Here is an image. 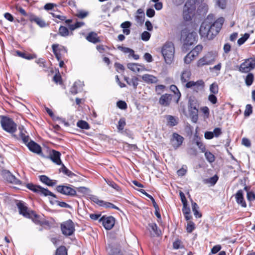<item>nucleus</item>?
I'll list each match as a JSON object with an SVG mask.
<instances>
[{"label":"nucleus","mask_w":255,"mask_h":255,"mask_svg":"<svg viewBox=\"0 0 255 255\" xmlns=\"http://www.w3.org/2000/svg\"><path fill=\"white\" fill-rule=\"evenodd\" d=\"M195 136L196 138L194 139V140H195L196 144L198 146L202 152H205L206 147L205 145H204V144L201 141H200V138H198L197 135H196Z\"/></svg>","instance_id":"obj_41"},{"label":"nucleus","mask_w":255,"mask_h":255,"mask_svg":"<svg viewBox=\"0 0 255 255\" xmlns=\"http://www.w3.org/2000/svg\"><path fill=\"white\" fill-rule=\"evenodd\" d=\"M198 107L197 100L194 97H190L188 101L189 111L198 110Z\"/></svg>","instance_id":"obj_24"},{"label":"nucleus","mask_w":255,"mask_h":255,"mask_svg":"<svg viewBox=\"0 0 255 255\" xmlns=\"http://www.w3.org/2000/svg\"><path fill=\"white\" fill-rule=\"evenodd\" d=\"M55 255H67V251L65 247L60 246L56 251Z\"/></svg>","instance_id":"obj_43"},{"label":"nucleus","mask_w":255,"mask_h":255,"mask_svg":"<svg viewBox=\"0 0 255 255\" xmlns=\"http://www.w3.org/2000/svg\"><path fill=\"white\" fill-rule=\"evenodd\" d=\"M56 190L59 193L67 196H75L76 195V190L69 186L58 185L56 187Z\"/></svg>","instance_id":"obj_12"},{"label":"nucleus","mask_w":255,"mask_h":255,"mask_svg":"<svg viewBox=\"0 0 255 255\" xmlns=\"http://www.w3.org/2000/svg\"><path fill=\"white\" fill-rule=\"evenodd\" d=\"M165 86L163 85H159L156 86L155 91L158 95L161 94L165 89Z\"/></svg>","instance_id":"obj_61"},{"label":"nucleus","mask_w":255,"mask_h":255,"mask_svg":"<svg viewBox=\"0 0 255 255\" xmlns=\"http://www.w3.org/2000/svg\"><path fill=\"white\" fill-rule=\"evenodd\" d=\"M99 221L102 222L104 228L108 230H111L114 227L115 223V218L112 216H103Z\"/></svg>","instance_id":"obj_14"},{"label":"nucleus","mask_w":255,"mask_h":255,"mask_svg":"<svg viewBox=\"0 0 255 255\" xmlns=\"http://www.w3.org/2000/svg\"><path fill=\"white\" fill-rule=\"evenodd\" d=\"M107 183L112 188H114L117 191H120L121 188L118 185L115 183L113 181L110 180H105Z\"/></svg>","instance_id":"obj_49"},{"label":"nucleus","mask_w":255,"mask_h":255,"mask_svg":"<svg viewBox=\"0 0 255 255\" xmlns=\"http://www.w3.org/2000/svg\"><path fill=\"white\" fill-rule=\"evenodd\" d=\"M118 49L123 51L125 53H129L128 57H132L135 60H137L139 58V55L135 54L133 50L129 48L119 46H118Z\"/></svg>","instance_id":"obj_21"},{"label":"nucleus","mask_w":255,"mask_h":255,"mask_svg":"<svg viewBox=\"0 0 255 255\" xmlns=\"http://www.w3.org/2000/svg\"><path fill=\"white\" fill-rule=\"evenodd\" d=\"M196 32L187 28L183 29L180 32V40L184 45L190 46L197 41Z\"/></svg>","instance_id":"obj_2"},{"label":"nucleus","mask_w":255,"mask_h":255,"mask_svg":"<svg viewBox=\"0 0 255 255\" xmlns=\"http://www.w3.org/2000/svg\"><path fill=\"white\" fill-rule=\"evenodd\" d=\"M88 12L80 11L76 14V16L80 18H84L86 17L88 15Z\"/></svg>","instance_id":"obj_64"},{"label":"nucleus","mask_w":255,"mask_h":255,"mask_svg":"<svg viewBox=\"0 0 255 255\" xmlns=\"http://www.w3.org/2000/svg\"><path fill=\"white\" fill-rule=\"evenodd\" d=\"M167 120L168 125L171 127L175 126L178 124L176 119L172 116L168 115Z\"/></svg>","instance_id":"obj_45"},{"label":"nucleus","mask_w":255,"mask_h":255,"mask_svg":"<svg viewBox=\"0 0 255 255\" xmlns=\"http://www.w3.org/2000/svg\"><path fill=\"white\" fill-rule=\"evenodd\" d=\"M61 229L63 234L66 236H71L75 231L74 223L71 220H68L62 223Z\"/></svg>","instance_id":"obj_10"},{"label":"nucleus","mask_w":255,"mask_h":255,"mask_svg":"<svg viewBox=\"0 0 255 255\" xmlns=\"http://www.w3.org/2000/svg\"><path fill=\"white\" fill-rule=\"evenodd\" d=\"M26 187L33 192L38 193L41 195L44 196H50L54 198L56 197V195L49 190L42 188L39 185H34L32 183H28L26 184Z\"/></svg>","instance_id":"obj_6"},{"label":"nucleus","mask_w":255,"mask_h":255,"mask_svg":"<svg viewBox=\"0 0 255 255\" xmlns=\"http://www.w3.org/2000/svg\"><path fill=\"white\" fill-rule=\"evenodd\" d=\"M185 86L187 88H191L198 92L204 88V82L202 80H198L196 82L191 81L186 83Z\"/></svg>","instance_id":"obj_13"},{"label":"nucleus","mask_w":255,"mask_h":255,"mask_svg":"<svg viewBox=\"0 0 255 255\" xmlns=\"http://www.w3.org/2000/svg\"><path fill=\"white\" fill-rule=\"evenodd\" d=\"M224 22V18L220 17L213 23L210 22L211 35L212 36V39L218 34L220 31L222 25Z\"/></svg>","instance_id":"obj_9"},{"label":"nucleus","mask_w":255,"mask_h":255,"mask_svg":"<svg viewBox=\"0 0 255 255\" xmlns=\"http://www.w3.org/2000/svg\"><path fill=\"white\" fill-rule=\"evenodd\" d=\"M226 2H227V0H217V4L222 9H224L225 8V7L226 6Z\"/></svg>","instance_id":"obj_63"},{"label":"nucleus","mask_w":255,"mask_h":255,"mask_svg":"<svg viewBox=\"0 0 255 255\" xmlns=\"http://www.w3.org/2000/svg\"><path fill=\"white\" fill-rule=\"evenodd\" d=\"M255 68V59L250 58L246 59L240 65L239 70L242 73H248Z\"/></svg>","instance_id":"obj_11"},{"label":"nucleus","mask_w":255,"mask_h":255,"mask_svg":"<svg viewBox=\"0 0 255 255\" xmlns=\"http://www.w3.org/2000/svg\"><path fill=\"white\" fill-rule=\"evenodd\" d=\"M249 37L250 34L249 33H245L243 36L238 40V44L239 45H242L249 38Z\"/></svg>","instance_id":"obj_55"},{"label":"nucleus","mask_w":255,"mask_h":255,"mask_svg":"<svg viewBox=\"0 0 255 255\" xmlns=\"http://www.w3.org/2000/svg\"><path fill=\"white\" fill-rule=\"evenodd\" d=\"M0 124L2 128L8 132L13 133L16 130V124L8 117L2 116Z\"/></svg>","instance_id":"obj_4"},{"label":"nucleus","mask_w":255,"mask_h":255,"mask_svg":"<svg viewBox=\"0 0 255 255\" xmlns=\"http://www.w3.org/2000/svg\"><path fill=\"white\" fill-rule=\"evenodd\" d=\"M195 58L190 52L188 53L184 59V62L186 64H189Z\"/></svg>","instance_id":"obj_57"},{"label":"nucleus","mask_w":255,"mask_h":255,"mask_svg":"<svg viewBox=\"0 0 255 255\" xmlns=\"http://www.w3.org/2000/svg\"><path fill=\"white\" fill-rule=\"evenodd\" d=\"M174 46L171 42H167L163 46L161 52L167 64L171 63L174 55Z\"/></svg>","instance_id":"obj_3"},{"label":"nucleus","mask_w":255,"mask_h":255,"mask_svg":"<svg viewBox=\"0 0 255 255\" xmlns=\"http://www.w3.org/2000/svg\"><path fill=\"white\" fill-rule=\"evenodd\" d=\"M204 152L205 158L209 162L212 163L215 161V157L213 154L210 151H205Z\"/></svg>","instance_id":"obj_44"},{"label":"nucleus","mask_w":255,"mask_h":255,"mask_svg":"<svg viewBox=\"0 0 255 255\" xmlns=\"http://www.w3.org/2000/svg\"><path fill=\"white\" fill-rule=\"evenodd\" d=\"M58 46L59 45L57 44H53L52 46V48L56 59L58 61H60V60H61V55L59 52L60 49H58Z\"/></svg>","instance_id":"obj_36"},{"label":"nucleus","mask_w":255,"mask_h":255,"mask_svg":"<svg viewBox=\"0 0 255 255\" xmlns=\"http://www.w3.org/2000/svg\"><path fill=\"white\" fill-rule=\"evenodd\" d=\"M174 95L168 94H165L162 95L159 100V103L162 106H168L172 99Z\"/></svg>","instance_id":"obj_18"},{"label":"nucleus","mask_w":255,"mask_h":255,"mask_svg":"<svg viewBox=\"0 0 255 255\" xmlns=\"http://www.w3.org/2000/svg\"><path fill=\"white\" fill-rule=\"evenodd\" d=\"M61 153L60 152L52 149L49 154L50 159L57 165L62 164L60 159Z\"/></svg>","instance_id":"obj_19"},{"label":"nucleus","mask_w":255,"mask_h":255,"mask_svg":"<svg viewBox=\"0 0 255 255\" xmlns=\"http://www.w3.org/2000/svg\"><path fill=\"white\" fill-rule=\"evenodd\" d=\"M203 49V46L202 45L199 44L197 45L193 50H192L190 53L192 54V56L196 58L198 56L199 53L202 51Z\"/></svg>","instance_id":"obj_34"},{"label":"nucleus","mask_w":255,"mask_h":255,"mask_svg":"<svg viewBox=\"0 0 255 255\" xmlns=\"http://www.w3.org/2000/svg\"><path fill=\"white\" fill-rule=\"evenodd\" d=\"M16 205L19 210L20 214H22L23 216L28 218L33 219V218H36L38 216L35 214V212L32 211L28 210L27 207L25 206V204L21 201H19Z\"/></svg>","instance_id":"obj_8"},{"label":"nucleus","mask_w":255,"mask_h":255,"mask_svg":"<svg viewBox=\"0 0 255 255\" xmlns=\"http://www.w3.org/2000/svg\"><path fill=\"white\" fill-rule=\"evenodd\" d=\"M39 179L42 182L49 186H53L56 184L55 182H53L51 179L45 175H40L39 176Z\"/></svg>","instance_id":"obj_32"},{"label":"nucleus","mask_w":255,"mask_h":255,"mask_svg":"<svg viewBox=\"0 0 255 255\" xmlns=\"http://www.w3.org/2000/svg\"><path fill=\"white\" fill-rule=\"evenodd\" d=\"M170 89L172 91L174 92L175 96L177 97V99L176 100V103H177L178 102L179 99H180V97L181 96V94L179 92V91L177 89V87L175 85L171 86Z\"/></svg>","instance_id":"obj_51"},{"label":"nucleus","mask_w":255,"mask_h":255,"mask_svg":"<svg viewBox=\"0 0 255 255\" xmlns=\"http://www.w3.org/2000/svg\"><path fill=\"white\" fill-rule=\"evenodd\" d=\"M18 130L19 131V134L18 135L13 134V136L18 139H21L23 142L26 145L30 151L37 154H40L42 153L41 146L33 140H31L29 141V136L25 134L26 131L24 129L23 126H19Z\"/></svg>","instance_id":"obj_1"},{"label":"nucleus","mask_w":255,"mask_h":255,"mask_svg":"<svg viewBox=\"0 0 255 255\" xmlns=\"http://www.w3.org/2000/svg\"><path fill=\"white\" fill-rule=\"evenodd\" d=\"M126 120L124 118L120 119L118 122V129L119 130H122L124 129L126 126Z\"/></svg>","instance_id":"obj_54"},{"label":"nucleus","mask_w":255,"mask_h":255,"mask_svg":"<svg viewBox=\"0 0 255 255\" xmlns=\"http://www.w3.org/2000/svg\"><path fill=\"white\" fill-rule=\"evenodd\" d=\"M97 202L98 203L99 205L102 207H104L106 208H113L116 209L117 210H119V208L118 207H117L116 206H115V205L111 203L106 202L104 201H98Z\"/></svg>","instance_id":"obj_33"},{"label":"nucleus","mask_w":255,"mask_h":255,"mask_svg":"<svg viewBox=\"0 0 255 255\" xmlns=\"http://www.w3.org/2000/svg\"><path fill=\"white\" fill-rule=\"evenodd\" d=\"M50 14L55 18L59 19L61 21H64L66 19V17L62 14L60 12H51Z\"/></svg>","instance_id":"obj_48"},{"label":"nucleus","mask_w":255,"mask_h":255,"mask_svg":"<svg viewBox=\"0 0 255 255\" xmlns=\"http://www.w3.org/2000/svg\"><path fill=\"white\" fill-rule=\"evenodd\" d=\"M216 57L217 55L215 53L209 52L199 59L197 62V66L198 67H201L205 65L212 64L215 62Z\"/></svg>","instance_id":"obj_5"},{"label":"nucleus","mask_w":255,"mask_h":255,"mask_svg":"<svg viewBox=\"0 0 255 255\" xmlns=\"http://www.w3.org/2000/svg\"><path fill=\"white\" fill-rule=\"evenodd\" d=\"M83 84L80 81L75 82L73 86L71 88L70 92L72 94L75 95L80 91L81 89L80 87H82Z\"/></svg>","instance_id":"obj_31"},{"label":"nucleus","mask_w":255,"mask_h":255,"mask_svg":"<svg viewBox=\"0 0 255 255\" xmlns=\"http://www.w3.org/2000/svg\"><path fill=\"white\" fill-rule=\"evenodd\" d=\"M254 76L252 73H249L246 76L245 82L247 86H251L254 81Z\"/></svg>","instance_id":"obj_47"},{"label":"nucleus","mask_w":255,"mask_h":255,"mask_svg":"<svg viewBox=\"0 0 255 255\" xmlns=\"http://www.w3.org/2000/svg\"><path fill=\"white\" fill-rule=\"evenodd\" d=\"M192 121L196 123L198 119V110L189 111Z\"/></svg>","instance_id":"obj_42"},{"label":"nucleus","mask_w":255,"mask_h":255,"mask_svg":"<svg viewBox=\"0 0 255 255\" xmlns=\"http://www.w3.org/2000/svg\"><path fill=\"white\" fill-rule=\"evenodd\" d=\"M195 229V224L192 221H189L188 222L187 227H186V230L188 233H191L192 231Z\"/></svg>","instance_id":"obj_56"},{"label":"nucleus","mask_w":255,"mask_h":255,"mask_svg":"<svg viewBox=\"0 0 255 255\" xmlns=\"http://www.w3.org/2000/svg\"><path fill=\"white\" fill-rule=\"evenodd\" d=\"M210 91L211 94H217L219 92V86L218 84L214 82L210 86Z\"/></svg>","instance_id":"obj_46"},{"label":"nucleus","mask_w":255,"mask_h":255,"mask_svg":"<svg viewBox=\"0 0 255 255\" xmlns=\"http://www.w3.org/2000/svg\"><path fill=\"white\" fill-rule=\"evenodd\" d=\"M184 138L177 133H173L171 141L173 147L175 149L178 148L183 143Z\"/></svg>","instance_id":"obj_15"},{"label":"nucleus","mask_w":255,"mask_h":255,"mask_svg":"<svg viewBox=\"0 0 255 255\" xmlns=\"http://www.w3.org/2000/svg\"><path fill=\"white\" fill-rule=\"evenodd\" d=\"M253 112V107L251 105L248 104L246 106V109L244 112L245 117H249Z\"/></svg>","instance_id":"obj_52"},{"label":"nucleus","mask_w":255,"mask_h":255,"mask_svg":"<svg viewBox=\"0 0 255 255\" xmlns=\"http://www.w3.org/2000/svg\"><path fill=\"white\" fill-rule=\"evenodd\" d=\"M77 126L81 129H89L90 128L89 124L87 122L83 120L79 121L77 123Z\"/></svg>","instance_id":"obj_39"},{"label":"nucleus","mask_w":255,"mask_h":255,"mask_svg":"<svg viewBox=\"0 0 255 255\" xmlns=\"http://www.w3.org/2000/svg\"><path fill=\"white\" fill-rule=\"evenodd\" d=\"M59 34L61 36L66 37L69 35V31L66 27L60 26L59 28Z\"/></svg>","instance_id":"obj_40"},{"label":"nucleus","mask_w":255,"mask_h":255,"mask_svg":"<svg viewBox=\"0 0 255 255\" xmlns=\"http://www.w3.org/2000/svg\"><path fill=\"white\" fill-rule=\"evenodd\" d=\"M142 79L147 84H155L157 83L158 79L156 77L148 74L142 76Z\"/></svg>","instance_id":"obj_22"},{"label":"nucleus","mask_w":255,"mask_h":255,"mask_svg":"<svg viewBox=\"0 0 255 255\" xmlns=\"http://www.w3.org/2000/svg\"><path fill=\"white\" fill-rule=\"evenodd\" d=\"M137 13L138 14V15H136L135 17L136 21L140 23L143 22L144 18V13L143 10L142 9L139 8L137 9Z\"/></svg>","instance_id":"obj_37"},{"label":"nucleus","mask_w":255,"mask_h":255,"mask_svg":"<svg viewBox=\"0 0 255 255\" xmlns=\"http://www.w3.org/2000/svg\"><path fill=\"white\" fill-rule=\"evenodd\" d=\"M117 107L122 110H125L127 108V103L123 101H119L117 103Z\"/></svg>","instance_id":"obj_60"},{"label":"nucleus","mask_w":255,"mask_h":255,"mask_svg":"<svg viewBox=\"0 0 255 255\" xmlns=\"http://www.w3.org/2000/svg\"><path fill=\"white\" fill-rule=\"evenodd\" d=\"M28 18L31 22H35L40 27H44L46 26V22L44 20L33 14H30L28 15Z\"/></svg>","instance_id":"obj_20"},{"label":"nucleus","mask_w":255,"mask_h":255,"mask_svg":"<svg viewBox=\"0 0 255 255\" xmlns=\"http://www.w3.org/2000/svg\"><path fill=\"white\" fill-rule=\"evenodd\" d=\"M210 26L209 18H207L201 24L199 33L202 37H205L209 40L212 39V36L211 35Z\"/></svg>","instance_id":"obj_7"},{"label":"nucleus","mask_w":255,"mask_h":255,"mask_svg":"<svg viewBox=\"0 0 255 255\" xmlns=\"http://www.w3.org/2000/svg\"><path fill=\"white\" fill-rule=\"evenodd\" d=\"M236 199L237 203L243 207H246V203L243 197V192L242 190H239L236 194Z\"/></svg>","instance_id":"obj_25"},{"label":"nucleus","mask_w":255,"mask_h":255,"mask_svg":"<svg viewBox=\"0 0 255 255\" xmlns=\"http://www.w3.org/2000/svg\"><path fill=\"white\" fill-rule=\"evenodd\" d=\"M4 175L6 180L9 182L18 185H24V184L20 180L17 179L9 171H5Z\"/></svg>","instance_id":"obj_16"},{"label":"nucleus","mask_w":255,"mask_h":255,"mask_svg":"<svg viewBox=\"0 0 255 255\" xmlns=\"http://www.w3.org/2000/svg\"><path fill=\"white\" fill-rule=\"evenodd\" d=\"M191 75V71L189 69H186L184 70L181 75V81L182 83H186L189 82Z\"/></svg>","instance_id":"obj_28"},{"label":"nucleus","mask_w":255,"mask_h":255,"mask_svg":"<svg viewBox=\"0 0 255 255\" xmlns=\"http://www.w3.org/2000/svg\"><path fill=\"white\" fill-rule=\"evenodd\" d=\"M124 80L129 86H132L134 89L137 88L138 84V78L137 77H133L131 79H129L128 77L125 76Z\"/></svg>","instance_id":"obj_29"},{"label":"nucleus","mask_w":255,"mask_h":255,"mask_svg":"<svg viewBox=\"0 0 255 255\" xmlns=\"http://www.w3.org/2000/svg\"><path fill=\"white\" fill-rule=\"evenodd\" d=\"M86 39L92 43H96L100 41L99 37L95 32H90L86 37Z\"/></svg>","instance_id":"obj_26"},{"label":"nucleus","mask_w":255,"mask_h":255,"mask_svg":"<svg viewBox=\"0 0 255 255\" xmlns=\"http://www.w3.org/2000/svg\"><path fill=\"white\" fill-rule=\"evenodd\" d=\"M218 180V177L217 175H215L214 176L206 179L205 183H210L212 185H214Z\"/></svg>","instance_id":"obj_53"},{"label":"nucleus","mask_w":255,"mask_h":255,"mask_svg":"<svg viewBox=\"0 0 255 255\" xmlns=\"http://www.w3.org/2000/svg\"><path fill=\"white\" fill-rule=\"evenodd\" d=\"M139 191L141 193H142L143 194L145 195L146 197H147L148 198H149L151 200L153 206L155 210V215H156V216L157 217V218L158 219H161V215L159 213V207H158V205L156 204V203L155 200L154 199V198H153V197L152 196H151L150 195L148 194V193H147L145 192V191L143 189H141Z\"/></svg>","instance_id":"obj_17"},{"label":"nucleus","mask_w":255,"mask_h":255,"mask_svg":"<svg viewBox=\"0 0 255 255\" xmlns=\"http://www.w3.org/2000/svg\"><path fill=\"white\" fill-rule=\"evenodd\" d=\"M196 7L194 2L192 0L187 1L184 5L183 11L194 13Z\"/></svg>","instance_id":"obj_23"},{"label":"nucleus","mask_w":255,"mask_h":255,"mask_svg":"<svg viewBox=\"0 0 255 255\" xmlns=\"http://www.w3.org/2000/svg\"><path fill=\"white\" fill-rule=\"evenodd\" d=\"M60 172H62L64 174L67 175L70 177H72L75 176V174L72 172L70 170L68 169L64 164H62V167L59 169Z\"/></svg>","instance_id":"obj_38"},{"label":"nucleus","mask_w":255,"mask_h":255,"mask_svg":"<svg viewBox=\"0 0 255 255\" xmlns=\"http://www.w3.org/2000/svg\"><path fill=\"white\" fill-rule=\"evenodd\" d=\"M127 67L130 70L134 72H139L144 70L143 66L137 63H128L127 65Z\"/></svg>","instance_id":"obj_27"},{"label":"nucleus","mask_w":255,"mask_h":255,"mask_svg":"<svg viewBox=\"0 0 255 255\" xmlns=\"http://www.w3.org/2000/svg\"><path fill=\"white\" fill-rule=\"evenodd\" d=\"M187 166L186 165H183L181 168L179 169L177 173L178 176H183L185 175L187 172Z\"/></svg>","instance_id":"obj_58"},{"label":"nucleus","mask_w":255,"mask_h":255,"mask_svg":"<svg viewBox=\"0 0 255 255\" xmlns=\"http://www.w3.org/2000/svg\"><path fill=\"white\" fill-rule=\"evenodd\" d=\"M215 94H210L208 96V100L213 104H215L217 102V98Z\"/></svg>","instance_id":"obj_62"},{"label":"nucleus","mask_w":255,"mask_h":255,"mask_svg":"<svg viewBox=\"0 0 255 255\" xmlns=\"http://www.w3.org/2000/svg\"><path fill=\"white\" fill-rule=\"evenodd\" d=\"M149 227V231L151 234L153 236H159L160 234V231L158 230V227L155 223H151L148 224Z\"/></svg>","instance_id":"obj_30"},{"label":"nucleus","mask_w":255,"mask_h":255,"mask_svg":"<svg viewBox=\"0 0 255 255\" xmlns=\"http://www.w3.org/2000/svg\"><path fill=\"white\" fill-rule=\"evenodd\" d=\"M192 209L194 215L196 218H200L202 214L198 211L199 207L198 205L194 202H192Z\"/></svg>","instance_id":"obj_35"},{"label":"nucleus","mask_w":255,"mask_h":255,"mask_svg":"<svg viewBox=\"0 0 255 255\" xmlns=\"http://www.w3.org/2000/svg\"><path fill=\"white\" fill-rule=\"evenodd\" d=\"M150 37V34L149 32L147 31H144L142 33L141 35V38L142 40L147 41H148Z\"/></svg>","instance_id":"obj_59"},{"label":"nucleus","mask_w":255,"mask_h":255,"mask_svg":"<svg viewBox=\"0 0 255 255\" xmlns=\"http://www.w3.org/2000/svg\"><path fill=\"white\" fill-rule=\"evenodd\" d=\"M194 13L190 12H187L186 11H183V18L186 21H190L191 20L192 16H193Z\"/></svg>","instance_id":"obj_50"}]
</instances>
